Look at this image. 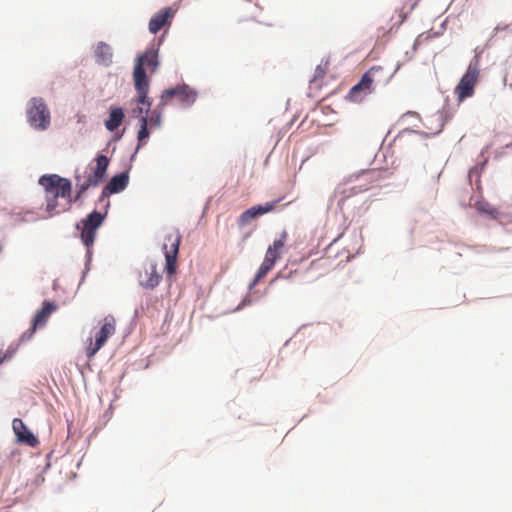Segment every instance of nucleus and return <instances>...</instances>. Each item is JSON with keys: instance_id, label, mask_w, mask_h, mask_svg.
I'll return each mask as SVG.
<instances>
[{"instance_id": "f257e3e1", "label": "nucleus", "mask_w": 512, "mask_h": 512, "mask_svg": "<svg viewBox=\"0 0 512 512\" xmlns=\"http://www.w3.org/2000/svg\"><path fill=\"white\" fill-rule=\"evenodd\" d=\"M96 165L91 172L84 176L76 175V187L78 189L74 199L71 197V182L57 174L43 175L39 184L45 190L46 210L50 216L60 214L70 209L71 204L77 201L82 194L91 186L100 184L106 176L109 159L105 155H98L95 159Z\"/></svg>"}, {"instance_id": "f03ea898", "label": "nucleus", "mask_w": 512, "mask_h": 512, "mask_svg": "<svg viewBox=\"0 0 512 512\" xmlns=\"http://www.w3.org/2000/svg\"><path fill=\"white\" fill-rule=\"evenodd\" d=\"M480 77V60L475 56L469 63L466 72L454 88V95L459 103L470 98L475 93Z\"/></svg>"}, {"instance_id": "7ed1b4c3", "label": "nucleus", "mask_w": 512, "mask_h": 512, "mask_svg": "<svg viewBox=\"0 0 512 512\" xmlns=\"http://www.w3.org/2000/svg\"><path fill=\"white\" fill-rule=\"evenodd\" d=\"M116 332V319L113 315H107L100 322V328L92 333L87 340L85 353L88 359L93 358L97 352L105 345L109 337Z\"/></svg>"}, {"instance_id": "20e7f679", "label": "nucleus", "mask_w": 512, "mask_h": 512, "mask_svg": "<svg viewBox=\"0 0 512 512\" xmlns=\"http://www.w3.org/2000/svg\"><path fill=\"white\" fill-rule=\"evenodd\" d=\"M134 86L136 90L135 102L137 106L132 109V115L136 118L148 116L152 106V98L149 94V79L144 77L142 70L138 67L136 73H133Z\"/></svg>"}, {"instance_id": "39448f33", "label": "nucleus", "mask_w": 512, "mask_h": 512, "mask_svg": "<svg viewBox=\"0 0 512 512\" xmlns=\"http://www.w3.org/2000/svg\"><path fill=\"white\" fill-rule=\"evenodd\" d=\"M27 120L37 130H46L51 123L50 111L41 97H33L27 104Z\"/></svg>"}, {"instance_id": "423d86ee", "label": "nucleus", "mask_w": 512, "mask_h": 512, "mask_svg": "<svg viewBox=\"0 0 512 512\" xmlns=\"http://www.w3.org/2000/svg\"><path fill=\"white\" fill-rule=\"evenodd\" d=\"M105 216L98 211H93L76 225L80 231V238L86 248L89 250L94 245L96 233L102 225Z\"/></svg>"}, {"instance_id": "0eeeda50", "label": "nucleus", "mask_w": 512, "mask_h": 512, "mask_svg": "<svg viewBox=\"0 0 512 512\" xmlns=\"http://www.w3.org/2000/svg\"><path fill=\"white\" fill-rule=\"evenodd\" d=\"M196 98L197 92L194 89L185 84L180 85L163 91L159 101V108H164L172 99H176L183 107H189L196 101Z\"/></svg>"}, {"instance_id": "6e6552de", "label": "nucleus", "mask_w": 512, "mask_h": 512, "mask_svg": "<svg viewBox=\"0 0 512 512\" xmlns=\"http://www.w3.org/2000/svg\"><path fill=\"white\" fill-rule=\"evenodd\" d=\"M180 242L181 236L178 233H170L165 238L163 252L166 260L165 270L168 277H171L177 271V256Z\"/></svg>"}, {"instance_id": "1a4fd4ad", "label": "nucleus", "mask_w": 512, "mask_h": 512, "mask_svg": "<svg viewBox=\"0 0 512 512\" xmlns=\"http://www.w3.org/2000/svg\"><path fill=\"white\" fill-rule=\"evenodd\" d=\"M386 170H367L359 174L355 179V184L351 187L354 194L362 193L369 189L378 187L380 182L386 178Z\"/></svg>"}, {"instance_id": "9d476101", "label": "nucleus", "mask_w": 512, "mask_h": 512, "mask_svg": "<svg viewBox=\"0 0 512 512\" xmlns=\"http://www.w3.org/2000/svg\"><path fill=\"white\" fill-rule=\"evenodd\" d=\"M162 275L153 261H147L139 271V284L146 289H154L160 283Z\"/></svg>"}, {"instance_id": "9b49d317", "label": "nucleus", "mask_w": 512, "mask_h": 512, "mask_svg": "<svg viewBox=\"0 0 512 512\" xmlns=\"http://www.w3.org/2000/svg\"><path fill=\"white\" fill-rule=\"evenodd\" d=\"M281 201L282 198H279L270 202H266L265 204L262 205L252 206L251 208L241 213V215L238 218V225L240 227H243L246 224H248L252 219L274 211Z\"/></svg>"}, {"instance_id": "f8f14e48", "label": "nucleus", "mask_w": 512, "mask_h": 512, "mask_svg": "<svg viewBox=\"0 0 512 512\" xmlns=\"http://www.w3.org/2000/svg\"><path fill=\"white\" fill-rule=\"evenodd\" d=\"M375 91L369 80L363 75L360 81L352 86L346 95V100L353 103L363 102L369 95Z\"/></svg>"}, {"instance_id": "ddd939ff", "label": "nucleus", "mask_w": 512, "mask_h": 512, "mask_svg": "<svg viewBox=\"0 0 512 512\" xmlns=\"http://www.w3.org/2000/svg\"><path fill=\"white\" fill-rule=\"evenodd\" d=\"M398 69L399 66H397L394 71H386L382 66H373L364 76L369 80L374 89H376L379 86H384L389 83Z\"/></svg>"}, {"instance_id": "4468645a", "label": "nucleus", "mask_w": 512, "mask_h": 512, "mask_svg": "<svg viewBox=\"0 0 512 512\" xmlns=\"http://www.w3.org/2000/svg\"><path fill=\"white\" fill-rule=\"evenodd\" d=\"M158 65V51L155 49H148L143 55L137 58L133 73H136L138 67H140L144 77H147L145 67L151 74H153L156 72Z\"/></svg>"}, {"instance_id": "2eb2a0df", "label": "nucleus", "mask_w": 512, "mask_h": 512, "mask_svg": "<svg viewBox=\"0 0 512 512\" xmlns=\"http://www.w3.org/2000/svg\"><path fill=\"white\" fill-rule=\"evenodd\" d=\"M57 309L56 305L50 301H44L42 308L36 313L32 322V328L27 332L28 338H31L38 327H43L50 315Z\"/></svg>"}, {"instance_id": "dca6fc26", "label": "nucleus", "mask_w": 512, "mask_h": 512, "mask_svg": "<svg viewBox=\"0 0 512 512\" xmlns=\"http://www.w3.org/2000/svg\"><path fill=\"white\" fill-rule=\"evenodd\" d=\"M12 428L18 442L25 443L30 447H35L38 444V439L27 429L21 419L15 418Z\"/></svg>"}, {"instance_id": "f3484780", "label": "nucleus", "mask_w": 512, "mask_h": 512, "mask_svg": "<svg viewBox=\"0 0 512 512\" xmlns=\"http://www.w3.org/2000/svg\"><path fill=\"white\" fill-rule=\"evenodd\" d=\"M128 181L129 177L126 172L113 176L103 188L102 197L123 191L128 185Z\"/></svg>"}, {"instance_id": "a211bd4d", "label": "nucleus", "mask_w": 512, "mask_h": 512, "mask_svg": "<svg viewBox=\"0 0 512 512\" xmlns=\"http://www.w3.org/2000/svg\"><path fill=\"white\" fill-rule=\"evenodd\" d=\"M174 16V11L170 8H164L156 13L149 22V30L151 33L156 34L162 29L170 19Z\"/></svg>"}, {"instance_id": "6ab92c4d", "label": "nucleus", "mask_w": 512, "mask_h": 512, "mask_svg": "<svg viewBox=\"0 0 512 512\" xmlns=\"http://www.w3.org/2000/svg\"><path fill=\"white\" fill-rule=\"evenodd\" d=\"M124 111L121 107L112 106L109 109V117L105 120V127L108 131H115L124 120Z\"/></svg>"}, {"instance_id": "aec40b11", "label": "nucleus", "mask_w": 512, "mask_h": 512, "mask_svg": "<svg viewBox=\"0 0 512 512\" xmlns=\"http://www.w3.org/2000/svg\"><path fill=\"white\" fill-rule=\"evenodd\" d=\"M95 57L98 64L109 66L112 63V48L105 42H99L95 48Z\"/></svg>"}, {"instance_id": "412c9836", "label": "nucleus", "mask_w": 512, "mask_h": 512, "mask_svg": "<svg viewBox=\"0 0 512 512\" xmlns=\"http://www.w3.org/2000/svg\"><path fill=\"white\" fill-rule=\"evenodd\" d=\"M274 265L275 262H273L269 258L264 257V260L261 263L253 282L251 283V287L255 286L262 278H264L272 270Z\"/></svg>"}, {"instance_id": "4be33fe9", "label": "nucleus", "mask_w": 512, "mask_h": 512, "mask_svg": "<svg viewBox=\"0 0 512 512\" xmlns=\"http://www.w3.org/2000/svg\"><path fill=\"white\" fill-rule=\"evenodd\" d=\"M475 207L479 213L484 214L491 219H497L499 215L498 210L487 201H478L476 202Z\"/></svg>"}, {"instance_id": "5701e85b", "label": "nucleus", "mask_w": 512, "mask_h": 512, "mask_svg": "<svg viewBox=\"0 0 512 512\" xmlns=\"http://www.w3.org/2000/svg\"><path fill=\"white\" fill-rule=\"evenodd\" d=\"M26 339H29L27 332L22 334V336L18 342L12 343L11 345H9V347L7 348L5 353L2 355V362L5 360L11 359L14 356V354L17 352V350L20 346V343Z\"/></svg>"}, {"instance_id": "b1692460", "label": "nucleus", "mask_w": 512, "mask_h": 512, "mask_svg": "<svg viewBox=\"0 0 512 512\" xmlns=\"http://www.w3.org/2000/svg\"><path fill=\"white\" fill-rule=\"evenodd\" d=\"M140 121V130L138 131V141L139 145L149 136L148 132V116H143V118H139Z\"/></svg>"}, {"instance_id": "393cba45", "label": "nucleus", "mask_w": 512, "mask_h": 512, "mask_svg": "<svg viewBox=\"0 0 512 512\" xmlns=\"http://www.w3.org/2000/svg\"><path fill=\"white\" fill-rule=\"evenodd\" d=\"M287 232L283 231L280 235V238L275 239L273 244L269 246L272 250L276 251L278 254H282L283 248L285 246L287 240Z\"/></svg>"}, {"instance_id": "a878e982", "label": "nucleus", "mask_w": 512, "mask_h": 512, "mask_svg": "<svg viewBox=\"0 0 512 512\" xmlns=\"http://www.w3.org/2000/svg\"><path fill=\"white\" fill-rule=\"evenodd\" d=\"M163 108H159V104L157 105L156 109L152 111L150 114H148V125L157 127L160 125L161 122V111Z\"/></svg>"}, {"instance_id": "bb28decb", "label": "nucleus", "mask_w": 512, "mask_h": 512, "mask_svg": "<svg viewBox=\"0 0 512 512\" xmlns=\"http://www.w3.org/2000/svg\"><path fill=\"white\" fill-rule=\"evenodd\" d=\"M328 68H329V60L328 59H325V60H322L320 62L319 65H317L316 69H315V78H321L323 77L327 71H328Z\"/></svg>"}, {"instance_id": "cd10ccee", "label": "nucleus", "mask_w": 512, "mask_h": 512, "mask_svg": "<svg viewBox=\"0 0 512 512\" xmlns=\"http://www.w3.org/2000/svg\"><path fill=\"white\" fill-rule=\"evenodd\" d=\"M265 257L269 258L270 260H272L273 262L276 263V261L281 258V255L278 254L276 251H274V250H272L271 248L268 247V249L266 251V254H265Z\"/></svg>"}, {"instance_id": "c85d7f7f", "label": "nucleus", "mask_w": 512, "mask_h": 512, "mask_svg": "<svg viewBox=\"0 0 512 512\" xmlns=\"http://www.w3.org/2000/svg\"><path fill=\"white\" fill-rule=\"evenodd\" d=\"M440 174H441L440 172H437V173L435 174V176H434V181H435V185H436V187H435V192H436V193H437V191H438V181H439V178H440Z\"/></svg>"}, {"instance_id": "c756f323", "label": "nucleus", "mask_w": 512, "mask_h": 512, "mask_svg": "<svg viewBox=\"0 0 512 512\" xmlns=\"http://www.w3.org/2000/svg\"><path fill=\"white\" fill-rule=\"evenodd\" d=\"M324 261H325L324 259H319V260H317V261H314V262L312 263V265H313V266H321V265L323 264L322 262H324Z\"/></svg>"}]
</instances>
